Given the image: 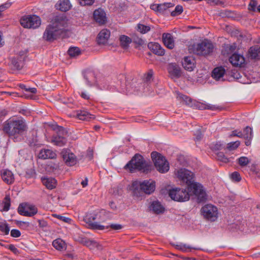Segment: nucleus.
I'll use <instances>...</instances> for the list:
<instances>
[{"label": "nucleus", "instance_id": "obj_29", "mask_svg": "<svg viewBox=\"0 0 260 260\" xmlns=\"http://www.w3.org/2000/svg\"><path fill=\"white\" fill-rule=\"evenodd\" d=\"M162 40L164 44L169 49H173L174 47V41L172 36L169 33H164L162 35Z\"/></svg>", "mask_w": 260, "mask_h": 260}, {"label": "nucleus", "instance_id": "obj_21", "mask_svg": "<svg viewBox=\"0 0 260 260\" xmlns=\"http://www.w3.org/2000/svg\"><path fill=\"white\" fill-rule=\"evenodd\" d=\"M110 36V31L107 29H102L98 34L96 42L98 44H105L107 43Z\"/></svg>", "mask_w": 260, "mask_h": 260}, {"label": "nucleus", "instance_id": "obj_59", "mask_svg": "<svg viewBox=\"0 0 260 260\" xmlns=\"http://www.w3.org/2000/svg\"><path fill=\"white\" fill-rule=\"evenodd\" d=\"M150 8L152 10L159 13V4H153L150 6Z\"/></svg>", "mask_w": 260, "mask_h": 260}, {"label": "nucleus", "instance_id": "obj_58", "mask_svg": "<svg viewBox=\"0 0 260 260\" xmlns=\"http://www.w3.org/2000/svg\"><path fill=\"white\" fill-rule=\"evenodd\" d=\"M110 227L115 230H118L122 229V226L120 224H112L110 225Z\"/></svg>", "mask_w": 260, "mask_h": 260}, {"label": "nucleus", "instance_id": "obj_30", "mask_svg": "<svg viewBox=\"0 0 260 260\" xmlns=\"http://www.w3.org/2000/svg\"><path fill=\"white\" fill-rule=\"evenodd\" d=\"M43 184L49 189H52L56 187L57 184L56 180L53 178L44 177L42 178Z\"/></svg>", "mask_w": 260, "mask_h": 260}, {"label": "nucleus", "instance_id": "obj_18", "mask_svg": "<svg viewBox=\"0 0 260 260\" xmlns=\"http://www.w3.org/2000/svg\"><path fill=\"white\" fill-rule=\"evenodd\" d=\"M168 71L170 76L172 78H178L181 76L180 68L176 63H170L168 67Z\"/></svg>", "mask_w": 260, "mask_h": 260}, {"label": "nucleus", "instance_id": "obj_27", "mask_svg": "<svg viewBox=\"0 0 260 260\" xmlns=\"http://www.w3.org/2000/svg\"><path fill=\"white\" fill-rule=\"evenodd\" d=\"M148 47L153 51V52L159 56L165 54V50L157 43H149Z\"/></svg>", "mask_w": 260, "mask_h": 260}, {"label": "nucleus", "instance_id": "obj_62", "mask_svg": "<svg viewBox=\"0 0 260 260\" xmlns=\"http://www.w3.org/2000/svg\"><path fill=\"white\" fill-rule=\"evenodd\" d=\"M93 76V74L90 72L87 73V74H85L84 75V78L86 80L88 84L89 83V81L88 80V78L90 76Z\"/></svg>", "mask_w": 260, "mask_h": 260}, {"label": "nucleus", "instance_id": "obj_24", "mask_svg": "<svg viewBox=\"0 0 260 260\" xmlns=\"http://www.w3.org/2000/svg\"><path fill=\"white\" fill-rule=\"evenodd\" d=\"M55 7L57 9L62 12H67L71 8L72 5L69 0H59L56 3Z\"/></svg>", "mask_w": 260, "mask_h": 260}, {"label": "nucleus", "instance_id": "obj_50", "mask_svg": "<svg viewBox=\"0 0 260 260\" xmlns=\"http://www.w3.org/2000/svg\"><path fill=\"white\" fill-rule=\"evenodd\" d=\"M177 98L182 100L186 104L189 105L191 103V99L186 95L181 93L178 94Z\"/></svg>", "mask_w": 260, "mask_h": 260}, {"label": "nucleus", "instance_id": "obj_2", "mask_svg": "<svg viewBox=\"0 0 260 260\" xmlns=\"http://www.w3.org/2000/svg\"><path fill=\"white\" fill-rule=\"evenodd\" d=\"M125 169H128L131 172L138 170L143 173H148L152 169V166L145 160L142 155L136 154L130 161L125 166Z\"/></svg>", "mask_w": 260, "mask_h": 260}, {"label": "nucleus", "instance_id": "obj_16", "mask_svg": "<svg viewBox=\"0 0 260 260\" xmlns=\"http://www.w3.org/2000/svg\"><path fill=\"white\" fill-rule=\"evenodd\" d=\"M98 218V214L95 213H88L85 217V220L87 223L90 224L93 229L102 230L105 229V226L100 225L94 222Z\"/></svg>", "mask_w": 260, "mask_h": 260}, {"label": "nucleus", "instance_id": "obj_57", "mask_svg": "<svg viewBox=\"0 0 260 260\" xmlns=\"http://www.w3.org/2000/svg\"><path fill=\"white\" fill-rule=\"evenodd\" d=\"M56 216L57 217V218L63 221L64 222H69L70 221H71V219L69 218H68V217H64V216H62L61 215H56Z\"/></svg>", "mask_w": 260, "mask_h": 260}, {"label": "nucleus", "instance_id": "obj_11", "mask_svg": "<svg viewBox=\"0 0 260 260\" xmlns=\"http://www.w3.org/2000/svg\"><path fill=\"white\" fill-rule=\"evenodd\" d=\"M175 175L180 181L186 183L187 187L194 181L193 173L184 168L177 170Z\"/></svg>", "mask_w": 260, "mask_h": 260}, {"label": "nucleus", "instance_id": "obj_44", "mask_svg": "<svg viewBox=\"0 0 260 260\" xmlns=\"http://www.w3.org/2000/svg\"><path fill=\"white\" fill-rule=\"evenodd\" d=\"M240 142L237 141L234 142H231L228 144L226 149L229 151H233L236 149L240 145Z\"/></svg>", "mask_w": 260, "mask_h": 260}, {"label": "nucleus", "instance_id": "obj_38", "mask_svg": "<svg viewBox=\"0 0 260 260\" xmlns=\"http://www.w3.org/2000/svg\"><path fill=\"white\" fill-rule=\"evenodd\" d=\"M83 245L89 247L90 249H93L95 248L99 249V244L95 241L90 240L89 239L86 238L83 241Z\"/></svg>", "mask_w": 260, "mask_h": 260}, {"label": "nucleus", "instance_id": "obj_5", "mask_svg": "<svg viewBox=\"0 0 260 260\" xmlns=\"http://www.w3.org/2000/svg\"><path fill=\"white\" fill-rule=\"evenodd\" d=\"M151 156L157 171L161 173H165L169 170V162L161 154L153 151L151 153Z\"/></svg>", "mask_w": 260, "mask_h": 260}, {"label": "nucleus", "instance_id": "obj_35", "mask_svg": "<svg viewBox=\"0 0 260 260\" xmlns=\"http://www.w3.org/2000/svg\"><path fill=\"white\" fill-rule=\"evenodd\" d=\"M77 117L82 120L89 121L91 119L94 118V116L89 114L85 111H81L77 114Z\"/></svg>", "mask_w": 260, "mask_h": 260}, {"label": "nucleus", "instance_id": "obj_60", "mask_svg": "<svg viewBox=\"0 0 260 260\" xmlns=\"http://www.w3.org/2000/svg\"><path fill=\"white\" fill-rule=\"evenodd\" d=\"M38 222L40 226L45 227L47 226V222L43 220H39Z\"/></svg>", "mask_w": 260, "mask_h": 260}, {"label": "nucleus", "instance_id": "obj_7", "mask_svg": "<svg viewBox=\"0 0 260 260\" xmlns=\"http://www.w3.org/2000/svg\"><path fill=\"white\" fill-rule=\"evenodd\" d=\"M190 194L188 190L186 189L180 188H174L170 189L169 192V195L170 198L177 202H185L188 201L190 198Z\"/></svg>", "mask_w": 260, "mask_h": 260}, {"label": "nucleus", "instance_id": "obj_42", "mask_svg": "<svg viewBox=\"0 0 260 260\" xmlns=\"http://www.w3.org/2000/svg\"><path fill=\"white\" fill-rule=\"evenodd\" d=\"M176 248L177 249L181 250L182 251H186L188 249L189 250V251H191V249H195V250L201 249L199 248L191 247L190 246L187 245L186 244H180L179 245H177L176 246Z\"/></svg>", "mask_w": 260, "mask_h": 260}, {"label": "nucleus", "instance_id": "obj_20", "mask_svg": "<svg viewBox=\"0 0 260 260\" xmlns=\"http://www.w3.org/2000/svg\"><path fill=\"white\" fill-rule=\"evenodd\" d=\"M149 209L150 211L156 214L162 213L165 211V208L158 201L151 202Z\"/></svg>", "mask_w": 260, "mask_h": 260}, {"label": "nucleus", "instance_id": "obj_19", "mask_svg": "<svg viewBox=\"0 0 260 260\" xmlns=\"http://www.w3.org/2000/svg\"><path fill=\"white\" fill-rule=\"evenodd\" d=\"M94 19L100 24H104L107 21V17L105 11L102 9L95 10L93 13Z\"/></svg>", "mask_w": 260, "mask_h": 260}, {"label": "nucleus", "instance_id": "obj_51", "mask_svg": "<svg viewBox=\"0 0 260 260\" xmlns=\"http://www.w3.org/2000/svg\"><path fill=\"white\" fill-rule=\"evenodd\" d=\"M79 1L81 6H91L94 2V0H79Z\"/></svg>", "mask_w": 260, "mask_h": 260}, {"label": "nucleus", "instance_id": "obj_25", "mask_svg": "<svg viewBox=\"0 0 260 260\" xmlns=\"http://www.w3.org/2000/svg\"><path fill=\"white\" fill-rule=\"evenodd\" d=\"M24 57L22 56H17L11 60V66L14 70H20L23 66Z\"/></svg>", "mask_w": 260, "mask_h": 260}, {"label": "nucleus", "instance_id": "obj_12", "mask_svg": "<svg viewBox=\"0 0 260 260\" xmlns=\"http://www.w3.org/2000/svg\"><path fill=\"white\" fill-rule=\"evenodd\" d=\"M201 212L205 218L211 221H214L217 218V208L211 204L203 206L201 209Z\"/></svg>", "mask_w": 260, "mask_h": 260}, {"label": "nucleus", "instance_id": "obj_48", "mask_svg": "<svg viewBox=\"0 0 260 260\" xmlns=\"http://www.w3.org/2000/svg\"><path fill=\"white\" fill-rule=\"evenodd\" d=\"M183 12V7L180 5H177L175 10L171 12V15L172 16H175L180 14Z\"/></svg>", "mask_w": 260, "mask_h": 260}, {"label": "nucleus", "instance_id": "obj_32", "mask_svg": "<svg viewBox=\"0 0 260 260\" xmlns=\"http://www.w3.org/2000/svg\"><path fill=\"white\" fill-rule=\"evenodd\" d=\"M225 73V69L222 67L215 68L212 71V76L216 80H220Z\"/></svg>", "mask_w": 260, "mask_h": 260}, {"label": "nucleus", "instance_id": "obj_46", "mask_svg": "<svg viewBox=\"0 0 260 260\" xmlns=\"http://www.w3.org/2000/svg\"><path fill=\"white\" fill-rule=\"evenodd\" d=\"M0 231H1L5 235H8L10 231V229L8 226V224L4 223H1Z\"/></svg>", "mask_w": 260, "mask_h": 260}, {"label": "nucleus", "instance_id": "obj_9", "mask_svg": "<svg viewBox=\"0 0 260 260\" xmlns=\"http://www.w3.org/2000/svg\"><path fill=\"white\" fill-rule=\"evenodd\" d=\"M187 189L188 192H192L197 197L199 202H204L207 200V194L200 184L193 181L189 185Z\"/></svg>", "mask_w": 260, "mask_h": 260}, {"label": "nucleus", "instance_id": "obj_47", "mask_svg": "<svg viewBox=\"0 0 260 260\" xmlns=\"http://www.w3.org/2000/svg\"><path fill=\"white\" fill-rule=\"evenodd\" d=\"M216 155L218 160L225 163L229 161V159L225 156L223 152H218L216 153Z\"/></svg>", "mask_w": 260, "mask_h": 260}, {"label": "nucleus", "instance_id": "obj_45", "mask_svg": "<svg viewBox=\"0 0 260 260\" xmlns=\"http://www.w3.org/2000/svg\"><path fill=\"white\" fill-rule=\"evenodd\" d=\"M258 3L256 1L251 0L249 5L248 9L250 11L255 12L257 10V7L258 6Z\"/></svg>", "mask_w": 260, "mask_h": 260}, {"label": "nucleus", "instance_id": "obj_63", "mask_svg": "<svg viewBox=\"0 0 260 260\" xmlns=\"http://www.w3.org/2000/svg\"><path fill=\"white\" fill-rule=\"evenodd\" d=\"M9 249L13 251L14 253H16L18 251L17 249L13 245H10L9 246Z\"/></svg>", "mask_w": 260, "mask_h": 260}, {"label": "nucleus", "instance_id": "obj_13", "mask_svg": "<svg viewBox=\"0 0 260 260\" xmlns=\"http://www.w3.org/2000/svg\"><path fill=\"white\" fill-rule=\"evenodd\" d=\"M38 212L35 206L27 203H22L19 205L18 208V212L20 215L25 216H32Z\"/></svg>", "mask_w": 260, "mask_h": 260}, {"label": "nucleus", "instance_id": "obj_36", "mask_svg": "<svg viewBox=\"0 0 260 260\" xmlns=\"http://www.w3.org/2000/svg\"><path fill=\"white\" fill-rule=\"evenodd\" d=\"M223 47L222 53L225 55L234 52L237 48V46L234 43L233 44H224Z\"/></svg>", "mask_w": 260, "mask_h": 260}, {"label": "nucleus", "instance_id": "obj_39", "mask_svg": "<svg viewBox=\"0 0 260 260\" xmlns=\"http://www.w3.org/2000/svg\"><path fill=\"white\" fill-rule=\"evenodd\" d=\"M10 205V198L9 196H6L2 202L3 209L1 211H8L9 210Z\"/></svg>", "mask_w": 260, "mask_h": 260}, {"label": "nucleus", "instance_id": "obj_40", "mask_svg": "<svg viewBox=\"0 0 260 260\" xmlns=\"http://www.w3.org/2000/svg\"><path fill=\"white\" fill-rule=\"evenodd\" d=\"M173 6H174V4H173L171 3H165L163 4H159V13L162 14L168 8L172 7Z\"/></svg>", "mask_w": 260, "mask_h": 260}, {"label": "nucleus", "instance_id": "obj_8", "mask_svg": "<svg viewBox=\"0 0 260 260\" xmlns=\"http://www.w3.org/2000/svg\"><path fill=\"white\" fill-rule=\"evenodd\" d=\"M21 25L28 28H36L41 24V19L37 15H27L22 17L20 19Z\"/></svg>", "mask_w": 260, "mask_h": 260}, {"label": "nucleus", "instance_id": "obj_26", "mask_svg": "<svg viewBox=\"0 0 260 260\" xmlns=\"http://www.w3.org/2000/svg\"><path fill=\"white\" fill-rule=\"evenodd\" d=\"M1 176L3 181L7 184H11L14 182V175L10 170H3L1 172Z\"/></svg>", "mask_w": 260, "mask_h": 260}, {"label": "nucleus", "instance_id": "obj_52", "mask_svg": "<svg viewBox=\"0 0 260 260\" xmlns=\"http://www.w3.org/2000/svg\"><path fill=\"white\" fill-rule=\"evenodd\" d=\"M231 178L235 181H239L241 180V177L239 173L234 172L231 174Z\"/></svg>", "mask_w": 260, "mask_h": 260}, {"label": "nucleus", "instance_id": "obj_6", "mask_svg": "<svg viewBox=\"0 0 260 260\" xmlns=\"http://www.w3.org/2000/svg\"><path fill=\"white\" fill-rule=\"evenodd\" d=\"M65 34L60 28H58L51 24L48 25L45 32L43 38L47 41L52 42L61 37H64Z\"/></svg>", "mask_w": 260, "mask_h": 260}, {"label": "nucleus", "instance_id": "obj_37", "mask_svg": "<svg viewBox=\"0 0 260 260\" xmlns=\"http://www.w3.org/2000/svg\"><path fill=\"white\" fill-rule=\"evenodd\" d=\"M195 106L198 108L199 110H204V109H209L214 110L217 108L216 107V105H211V104H205L202 103L197 102Z\"/></svg>", "mask_w": 260, "mask_h": 260}, {"label": "nucleus", "instance_id": "obj_64", "mask_svg": "<svg viewBox=\"0 0 260 260\" xmlns=\"http://www.w3.org/2000/svg\"><path fill=\"white\" fill-rule=\"evenodd\" d=\"M81 96L84 99L88 100L89 99V95L86 92H82Z\"/></svg>", "mask_w": 260, "mask_h": 260}, {"label": "nucleus", "instance_id": "obj_4", "mask_svg": "<svg viewBox=\"0 0 260 260\" xmlns=\"http://www.w3.org/2000/svg\"><path fill=\"white\" fill-rule=\"evenodd\" d=\"M213 44L208 40H205L201 43L193 44L188 47V51L199 55L207 56L210 54L213 51Z\"/></svg>", "mask_w": 260, "mask_h": 260}, {"label": "nucleus", "instance_id": "obj_43", "mask_svg": "<svg viewBox=\"0 0 260 260\" xmlns=\"http://www.w3.org/2000/svg\"><path fill=\"white\" fill-rule=\"evenodd\" d=\"M137 30L142 34H145L150 31V27L143 24H139L137 26Z\"/></svg>", "mask_w": 260, "mask_h": 260}, {"label": "nucleus", "instance_id": "obj_1", "mask_svg": "<svg viewBox=\"0 0 260 260\" xmlns=\"http://www.w3.org/2000/svg\"><path fill=\"white\" fill-rule=\"evenodd\" d=\"M1 129L15 142H19L27 131L28 126L23 119L11 118L3 123Z\"/></svg>", "mask_w": 260, "mask_h": 260}, {"label": "nucleus", "instance_id": "obj_54", "mask_svg": "<svg viewBox=\"0 0 260 260\" xmlns=\"http://www.w3.org/2000/svg\"><path fill=\"white\" fill-rule=\"evenodd\" d=\"M21 235L20 232L16 229H13L11 231V236L13 237L18 238Z\"/></svg>", "mask_w": 260, "mask_h": 260}, {"label": "nucleus", "instance_id": "obj_17", "mask_svg": "<svg viewBox=\"0 0 260 260\" xmlns=\"http://www.w3.org/2000/svg\"><path fill=\"white\" fill-rule=\"evenodd\" d=\"M196 61L192 56H185L182 61V65L185 70L192 71L195 67Z\"/></svg>", "mask_w": 260, "mask_h": 260}, {"label": "nucleus", "instance_id": "obj_14", "mask_svg": "<svg viewBox=\"0 0 260 260\" xmlns=\"http://www.w3.org/2000/svg\"><path fill=\"white\" fill-rule=\"evenodd\" d=\"M68 19L64 14L56 15L52 20L51 24L55 27L62 29V32L66 34V28L68 26Z\"/></svg>", "mask_w": 260, "mask_h": 260}, {"label": "nucleus", "instance_id": "obj_56", "mask_svg": "<svg viewBox=\"0 0 260 260\" xmlns=\"http://www.w3.org/2000/svg\"><path fill=\"white\" fill-rule=\"evenodd\" d=\"M74 238L76 241L80 243L83 244V241H84L86 237L79 236H75Z\"/></svg>", "mask_w": 260, "mask_h": 260}, {"label": "nucleus", "instance_id": "obj_34", "mask_svg": "<svg viewBox=\"0 0 260 260\" xmlns=\"http://www.w3.org/2000/svg\"><path fill=\"white\" fill-rule=\"evenodd\" d=\"M120 46L124 49H127L132 42V39L125 35H122L119 38Z\"/></svg>", "mask_w": 260, "mask_h": 260}, {"label": "nucleus", "instance_id": "obj_15", "mask_svg": "<svg viewBox=\"0 0 260 260\" xmlns=\"http://www.w3.org/2000/svg\"><path fill=\"white\" fill-rule=\"evenodd\" d=\"M63 159L66 164L69 166H73L77 162V158L75 155L68 149H63L61 152Z\"/></svg>", "mask_w": 260, "mask_h": 260}, {"label": "nucleus", "instance_id": "obj_61", "mask_svg": "<svg viewBox=\"0 0 260 260\" xmlns=\"http://www.w3.org/2000/svg\"><path fill=\"white\" fill-rule=\"evenodd\" d=\"M25 91L30 92L32 93H36L37 92V89L35 88H28L25 89Z\"/></svg>", "mask_w": 260, "mask_h": 260}, {"label": "nucleus", "instance_id": "obj_31", "mask_svg": "<svg viewBox=\"0 0 260 260\" xmlns=\"http://www.w3.org/2000/svg\"><path fill=\"white\" fill-rule=\"evenodd\" d=\"M249 57L251 59H258L260 58V46L255 45L252 46L249 50Z\"/></svg>", "mask_w": 260, "mask_h": 260}, {"label": "nucleus", "instance_id": "obj_33", "mask_svg": "<svg viewBox=\"0 0 260 260\" xmlns=\"http://www.w3.org/2000/svg\"><path fill=\"white\" fill-rule=\"evenodd\" d=\"M53 246L58 250H63L66 249V244L64 241L60 238L54 240L52 242Z\"/></svg>", "mask_w": 260, "mask_h": 260}, {"label": "nucleus", "instance_id": "obj_28", "mask_svg": "<svg viewBox=\"0 0 260 260\" xmlns=\"http://www.w3.org/2000/svg\"><path fill=\"white\" fill-rule=\"evenodd\" d=\"M252 129L249 126H246L242 133V137L245 139V144L246 146L251 144V140L252 138Z\"/></svg>", "mask_w": 260, "mask_h": 260}, {"label": "nucleus", "instance_id": "obj_23", "mask_svg": "<svg viewBox=\"0 0 260 260\" xmlns=\"http://www.w3.org/2000/svg\"><path fill=\"white\" fill-rule=\"evenodd\" d=\"M229 61L235 66H241L245 62V58L242 55L234 53L230 57Z\"/></svg>", "mask_w": 260, "mask_h": 260}, {"label": "nucleus", "instance_id": "obj_10", "mask_svg": "<svg viewBox=\"0 0 260 260\" xmlns=\"http://www.w3.org/2000/svg\"><path fill=\"white\" fill-rule=\"evenodd\" d=\"M57 134L52 136L51 142L58 146H62L67 143V139L65 136L67 135L68 132L63 127L57 126Z\"/></svg>", "mask_w": 260, "mask_h": 260}, {"label": "nucleus", "instance_id": "obj_49", "mask_svg": "<svg viewBox=\"0 0 260 260\" xmlns=\"http://www.w3.org/2000/svg\"><path fill=\"white\" fill-rule=\"evenodd\" d=\"M249 161L247 157L242 156L239 158L238 162L241 166H246L248 165Z\"/></svg>", "mask_w": 260, "mask_h": 260}, {"label": "nucleus", "instance_id": "obj_3", "mask_svg": "<svg viewBox=\"0 0 260 260\" xmlns=\"http://www.w3.org/2000/svg\"><path fill=\"white\" fill-rule=\"evenodd\" d=\"M155 189V182L152 180L134 181L132 185L133 196L136 197H142L144 193L150 194Z\"/></svg>", "mask_w": 260, "mask_h": 260}, {"label": "nucleus", "instance_id": "obj_22", "mask_svg": "<svg viewBox=\"0 0 260 260\" xmlns=\"http://www.w3.org/2000/svg\"><path fill=\"white\" fill-rule=\"evenodd\" d=\"M38 157L41 159H53L56 158V154L50 149H42L38 154Z\"/></svg>", "mask_w": 260, "mask_h": 260}, {"label": "nucleus", "instance_id": "obj_41", "mask_svg": "<svg viewBox=\"0 0 260 260\" xmlns=\"http://www.w3.org/2000/svg\"><path fill=\"white\" fill-rule=\"evenodd\" d=\"M68 54L71 57H76L80 54V51L78 47H71L68 50Z\"/></svg>", "mask_w": 260, "mask_h": 260}, {"label": "nucleus", "instance_id": "obj_53", "mask_svg": "<svg viewBox=\"0 0 260 260\" xmlns=\"http://www.w3.org/2000/svg\"><path fill=\"white\" fill-rule=\"evenodd\" d=\"M224 147L223 144L220 142H216L213 146V149L216 150H221Z\"/></svg>", "mask_w": 260, "mask_h": 260}, {"label": "nucleus", "instance_id": "obj_55", "mask_svg": "<svg viewBox=\"0 0 260 260\" xmlns=\"http://www.w3.org/2000/svg\"><path fill=\"white\" fill-rule=\"evenodd\" d=\"M233 136H237L238 137L242 138V133L241 131H238V130L233 131L232 132V134L230 135V137Z\"/></svg>", "mask_w": 260, "mask_h": 260}]
</instances>
